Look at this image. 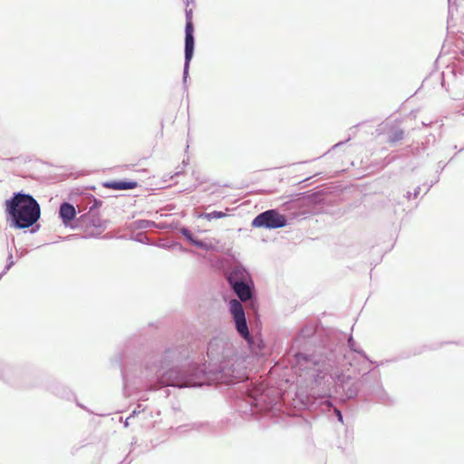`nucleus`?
Masks as SVG:
<instances>
[{
  "instance_id": "obj_4",
  "label": "nucleus",
  "mask_w": 464,
  "mask_h": 464,
  "mask_svg": "<svg viewBox=\"0 0 464 464\" xmlns=\"http://www.w3.org/2000/svg\"><path fill=\"white\" fill-rule=\"evenodd\" d=\"M229 308L235 320L237 332L244 339L249 340L250 334L242 304L239 301L233 299L229 303Z\"/></svg>"
},
{
  "instance_id": "obj_11",
  "label": "nucleus",
  "mask_w": 464,
  "mask_h": 464,
  "mask_svg": "<svg viewBox=\"0 0 464 464\" xmlns=\"http://www.w3.org/2000/svg\"><path fill=\"white\" fill-rule=\"evenodd\" d=\"M96 228H97V233H96L97 235L101 234L103 231V227L101 225L97 226Z\"/></svg>"
},
{
  "instance_id": "obj_5",
  "label": "nucleus",
  "mask_w": 464,
  "mask_h": 464,
  "mask_svg": "<svg viewBox=\"0 0 464 464\" xmlns=\"http://www.w3.org/2000/svg\"><path fill=\"white\" fill-rule=\"evenodd\" d=\"M193 11L192 9L186 11V36H185V61L186 67L188 66L190 63L193 52H194V27H193Z\"/></svg>"
},
{
  "instance_id": "obj_2",
  "label": "nucleus",
  "mask_w": 464,
  "mask_h": 464,
  "mask_svg": "<svg viewBox=\"0 0 464 464\" xmlns=\"http://www.w3.org/2000/svg\"><path fill=\"white\" fill-rule=\"evenodd\" d=\"M286 225V218L276 209L266 210L252 221L255 227L279 228Z\"/></svg>"
},
{
  "instance_id": "obj_6",
  "label": "nucleus",
  "mask_w": 464,
  "mask_h": 464,
  "mask_svg": "<svg viewBox=\"0 0 464 464\" xmlns=\"http://www.w3.org/2000/svg\"><path fill=\"white\" fill-rule=\"evenodd\" d=\"M59 215L63 220V223L65 226H68L69 223L75 218L76 211L72 204L64 202L60 206Z\"/></svg>"
},
{
  "instance_id": "obj_10",
  "label": "nucleus",
  "mask_w": 464,
  "mask_h": 464,
  "mask_svg": "<svg viewBox=\"0 0 464 464\" xmlns=\"http://www.w3.org/2000/svg\"><path fill=\"white\" fill-rule=\"evenodd\" d=\"M184 235H185V236L189 239V241H190L193 245L198 246H203L202 242H200V241H197V240H194V238H192V237H191V236H190L188 233L184 232Z\"/></svg>"
},
{
  "instance_id": "obj_7",
  "label": "nucleus",
  "mask_w": 464,
  "mask_h": 464,
  "mask_svg": "<svg viewBox=\"0 0 464 464\" xmlns=\"http://www.w3.org/2000/svg\"><path fill=\"white\" fill-rule=\"evenodd\" d=\"M136 181H108L104 183V187L115 190L132 189L137 188Z\"/></svg>"
},
{
  "instance_id": "obj_9",
  "label": "nucleus",
  "mask_w": 464,
  "mask_h": 464,
  "mask_svg": "<svg viewBox=\"0 0 464 464\" xmlns=\"http://www.w3.org/2000/svg\"><path fill=\"white\" fill-rule=\"evenodd\" d=\"M226 216L225 213L221 212V211H213L211 213H208L206 215V218L210 220L212 218H224Z\"/></svg>"
},
{
  "instance_id": "obj_14",
  "label": "nucleus",
  "mask_w": 464,
  "mask_h": 464,
  "mask_svg": "<svg viewBox=\"0 0 464 464\" xmlns=\"http://www.w3.org/2000/svg\"><path fill=\"white\" fill-rule=\"evenodd\" d=\"M165 385H177L176 383L164 382Z\"/></svg>"
},
{
  "instance_id": "obj_12",
  "label": "nucleus",
  "mask_w": 464,
  "mask_h": 464,
  "mask_svg": "<svg viewBox=\"0 0 464 464\" xmlns=\"http://www.w3.org/2000/svg\"><path fill=\"white\" fill-rule=\"evenodd\" d=\"M335 412L337 414V417H338L339 420L343 421V417H342L341 411H338V410H335Z\"/></svg>"
},
{
  "instance_id": "obj_3",
  "label": "nucleus",
  "mask_w": 464,
  "mask_h": 464,
  "mask_svg": "<svg viewBox=\"0 0 464 464\" xmlns=\"http://www.w3.org/2000/svg\"><path fill=\"white\" fill-rule=\"evenodd\" d=\"M246 275L243 271L235 270L228 276V281L239 299L243 302L251 298L252 293L249 285L245 282Z\"/></svg>"
},
{
  "instance_id": "obj_1",
  "label": "nucleus",
  "mask_w": 464,
  "mask_h": 464,
  "mask_svg": "<svg viewBox=\"0 0 464 464\" xmlns=\"http://www.w3.org/2000/svg\"><path fill=\"white\" fill-rule=\"evenodd\" d=\"M5 210L18 228L33 226L40 218V206L30 195L16 193L5 203Z\"/></svg>"
},
{
  "instance_id": "obj_8",
  "label": "nucleus",
  "mask_w": 464,
  "mask_h": 464,
  "mask_svg": "<svg viewBox=\"0 0 464 464\" xmlns=\"http://www.w3.org/2000/svg\"><path fill=\"white\" fill-rule=\"evenodd\" d=\"M402 138H403L402 130L395 128V129L392 130V132L388 137V140H389V142L393 143V142L401 140Z\"/></svg>"
},
{
  "instance_id": "obj_13",
  "label": "nucleus",
  "mask_w": 464,
  "mask_h": 464,
  "mask_svg": "<svg viewBox=\"0 0 464 464\" xmlns=\"http://www.w3.org/2000/svg\"><path fill=\"white\" fill-rule=\"evenodd\" d=\"M86 232H87L88 236H93L94 235V233L89 231V227H87Z\"/></svg>"
}]
</instances>
